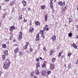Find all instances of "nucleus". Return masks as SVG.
<instances>
[{
  "label": "nucleus",
  "instance_id": "1",
  "mask_svg": "<svg viewBox=\"0 0 78 78\" xmlns=\"http://www.w3.org/2000/svg\"><path fill=\"white\" fill-rule=\"evenodd\" d=\"M11 64L10 60L8 59L5 60L4 63L3 67L5 69H8Z\"/></svg>",
  "mask_w": 78,
  "mask_h": 78
},
{
  "label": "nucleus",
  "instance_id": "27",
  "mask_svg": "<svg viewBox=\"0 0 78 78\" xmlns=\"http://www.w3.org/2000/svg\"><path fill=\"white\" fill-rule=\"evenodd\" d=\"M56 61V58H53L52 59V62H55Z\"/></svg>",
  "mask_w": 78,
  "mask_h": 78
},
{
  "label": "nucleus",
  "instance_id": "40",
  "mask_svg": "<svg viewBox=\"0 0 78 78\" xmlns=\"http://www.w3.org/2000/svg\"><path fill=\"white\" fill-rule=\"evenodd\" d=\"M51 52H52L53 53L55 52V50L54 49H52L50 51Z\"/></svg>",
  "mask_w": 78,
  "mask_h": 78
},
{
  "label": "nucleus",
  "instance_id": "15",
  "mask_svg": "<svg viewBox=\"0 0 78 78\" xmlns=\"http://www.w3.org/2000/svg\"><path fill=\"white\" fill-rule=\"evenodd\" d=\"M58 5H60L61 6L62 5V1H59L58 3Z\"/></svg>",
  "mask_w": 78,
  "mask_h": 78
},
{
  "label": "nucleus",
  "instance_id": "43",
  "mask_svg": "<svg viewBox=\"0 0 78 78\" xmlns=\"http://www.w3.org/2000/svg\"><path fill=\"white\" fill-rule=\"evenodd\" d=\"M12 36H11L10 37V41H11V40H12Z\"/></svg>",
  "mask_w": 78,
  "mask_h": 78
},
{
  "label": "nucleus",
  "instance_id": "39",
  "mask_svg": "<svg viewBox=\"0 0 78 78\" xmlns=\"http://www.w3.org/2000/svg\"><path fill=\"white\" fill-rule=\"evenodd\" d=\"M6 13H5L4 14H3V17L4 18H5V16H6Z\"/></svg>",
  "mask_w": 78,
  "mask_h": 78
},
{
  "label": "nucleus",
  "instance_id": "52",
  "mask_svg": "<svg viewBox=\"0 0 78 78\" xmlns=\"http://www.w3.org/2000/svg\"><path fill=\"white\" fill-rule=\"evenodd\" d=\"M71 22H72V20H69V23H70Z\"/></svg>",
  "mask_w": 78,
  "mask_h": 78
},
{
  "label": "nucleus",
  "instance_id": "33",
  "mask_svg": "<svg viewBox=\"0 0 78 78\" xmlns=\"http://www.w3.org/2000/svg\"><path fill=\"white\" fill-rule=\"evenodd\" d=\"M42 67H45V63H43L42 65Z\"/></svg>",
  "mask_w": 78,
  "mask_h": 78
},
{
  "label": "nucleus",
  "instance_id": "9",
  "mask_svg": "<svg viewBox=\"0 0 78 78\" xmlns=\"http://www.w3.org/2000/svg\"><path fill=\"white\" fill-rule=\"evenodd\" d=\"M71 45L72 47H73L75 49H77V48H78V46L76 45V44L74 43H73V44H72Z\"/></svg>",
  "mask_w": 78,
  "mask_h": 78
},
{
  "label": "nucleus",
  "instance_id": "20",
  "mask_svg": "<svg viewBox=\"0 0 78 78\" xmlns=\"http://www.w3.org/2000/svg\"><path fill=\"white\" fill-rule=\"evenodd\" d=\"M14 2L12 1L10 2V6H13V5H14Z\"/></svg>",
  "mask_w": 78,
  "mask_h": 78
},
{
  "label": "nucleus",
  "instance_id": "45",
  "mask_svg": "<svg viewBox=\"0 0 78 78\" xmlns=\"http://www.w3.org/2000/svg\"><path fill=\"white\" fill-rule=\"evenodd\" d=\"M76 28H77V31H78V24L76 25Z\"/></svg>",
  "mask_w": 78,
  "mask_h": 78
},
{
  "label": "nucleus",
  "instance_id": "28",
  "mask_svg": "<svg viewBox=\"0 0 78 78\" xmlns=\"http://www.w3.org/2000/svg\"><path fill=\"white\" fill-rule=\"evenodd\" d=\"M51 71H48L47 72V75H50L51 73Z\"/></svg>",
  "mask_w": 78,
  "mask_h": 78
},
{
  "label": "nucleus",
  "instance_id": "46",
  "mask_svg": "<svg viewBox=\"0 0 78 78\" xmlns=\"http://www.w3.org/2000/svg\"><path fill=\"white\" fill-rule=\"evenodd\" d=\"M30 52H32V51H33V49L32 48H30Z\"/></svg>",
  "mask_w": 78,
  "mask_h": 78
},
{
  "label": "nucleus",
  "instance_id": "17",
  "mask_svg": "<svg viewBox=\"0 0 78 78\" xmlns=\"http://www.w3.org/2000/svg\"><path fill=\"white\" fill-rule=\"evenodd\" d=\"M41 9H44L45 8V5H41Z\"/></svg>",
  "mask_w": 78,
  "mask_h": 78
},
{
  "label": "nucleus",
  "instance_id": "10",
  "mask_svg": "<svg viewBox=\"0 0 78 78\" xmlns=\"http://www.w3.org/2000/svg\"><path fill=\"white\" fill-rule=\"evenodd\" d=\"M15 28V27L14 26H11L10 27L9 30L10 31H13V30H14Z\"/></svg>",
  "mask_w": 78,
  "mask_h": 78
},
{
  "label": "nucleus",
  "instance_id": "31",
  "mask_svg": "<svg viewBox=\"0 0 78 78\" xmlns=\"http://www.w3.org/2000/svg\"><path fill=\"white\" fill-rule=\"evenodd\" d=\"M41 37H43V39H44V38H45V36H44V34H41Z\"/></svg>",
  "mask_w": 78,
  "mask_h": 78
},
{
  "label": "nucleus",
  "instance_id": "50",
  "mask_svg": "<svg viewBox=\"0 0 78 78\" xmlns=\"http://www.w3.org/2000/svg\"><path fill=\"white\" fill-rule=\"evenodd\" d=\"M24 22H27V20H23Z\"/></svg>",
  "mask_w": 78,
  "mask_h": 78
},
{
  "label": "nucleus",
  "instance_id": "6",
  "mask_svg": "<svg viewBox=\"0 0 78 78\" xmlns=\"http://www.w3.org/2000/svg\"><path fill=\"white\" fill-rule=\"evenodd\" d=\"M29 44V43L28 42H27L26 45L23 47V50H27V48L28 47V45Z\"/></svg>",
  "mask_w": 78,
  "mask_h": 78
},
{
  "label": "nucleus",
  "instance_id": "21",
  "mask_svg": "<svg viewBox=\"0 0 78 78\" xmlns=\"http://www.w3.org/2000/svg\"><path fill=\"white\" fill-rule=\"evenodd\" d=\"M67 67L68 69H70V68H71V64H70L69 63L68 65V66H67Z\"/></svg>",
  "mask_w": 78,
  "mask_h": 78
},
{
  "label": "nucleus",
  "instance_id": "5",
  "mask_svg": "<svg viewBox=\"0 0 78 78\" xmlns=\"http://www.w3.org/2000/svg\"><path fill=\"white\" fill-rule=\"evenodd\" d=\"M40 38H39V34H37L36 36V39L35 40L36 41L38 42L39 41Z\"/></svg>",
  "mask_w": 78,
  "mask_h": 78
},
{
  "label": "nucleus",
  "instance_id": "32",
  "mask_svg": "<svg viewBox=\"0 0 78 78\" xmlns=\"http://www.w3.org/2000/svg\"><path fill=\"white\" fill-rule=\"evenodd\" d=\"M5 55H2V59L3 60H5V58H6V57H5Z\"/></svg>",
  "mask_w": 78,
  "mask_h": 78
},
{
  "label": "nucleus",
  "instance_id": "23",
  "mask_svg": "<svg viewBox=\"0 0 78 78\" xmlns=\"http://www.w3.org/2000/svg\"><path fill=\"white\" fill-rule=\"evenodd\" d=\"M50 6L51 8H53V2L50 3Z\"/></svg>",
  "mask_w": 78,
  "mask_h": 78
},
{
  "label": "nucleus",
  "instance_id": "29",
  "mask_svg": "<svg viewBox=\"0 0 78 78\" xmlns=\"http://www.w3.org/2000/svg\"><path fill=\"white\" fill-rule=\"evenodd\" d=\"M9 34L11 35V36H13L14 34L12 33V31H11L9 33Z\"/></svg>",
  "mask_w": 78,
  "mask_h": 78
},
{
  "label": "nucleus",
  "instance_id": "8",
  "mask_svg": "<svg viewBox=\"0 0 78 78\" xmlns=\"http://www.w3.org/2000/svg\"><path fill=\"white\" fill-rule=\"evenodd\" d=\"M51 39L52 41L53 42H55V41H56V35H53L51 37Z\"/></svg>",
  "mask_w": 78,
  "mask_h": 78
},
{
  "label": "nucleus",
  "instance_id": "38",
  "mask_svg": "<svg viewBox=\"0 0 78 78\" xmlns=\"http://www.w3.org/2000/svg\"><path fill=\"white\" fill-rule=\"evenodd\" d=\"M33 78H37V75H34Z\"/></svg>",
  "mask_w": 78,
  "mask_h": 78
},
{
  "label": "nucleus",
  "instance_id": "63",
  "mask_svg": "<svg viewBox=\"0 0 78 78\" xmlns=\"http://www.w3.org/2000/svg\"><path fill=\"white\" fill-rule=\"evenodd\" d=\"M59 46H58V47L57 48H58V49H59Z\"/></svg>",
  "mask_w": 78,
  "mask_h": 78
},
{
  "label": "nucleus",
  "instance_id": "62",
  "mask_svg": "<svg viewBox=\"0 0 78 78\" xmlns=\"http://www.w3.org/2000/svg\"><path fill=\"white\" fill-rule=\"evenodd\" d=\"M62 53L64 51L63 50H62Z\"/></svg>",
  "mask_w": 78,
  "mask_h": 78
},
{
  "label": "nucleus",
  "instance_id": "51",
  "mask_svg": "<svg viewBox=\"0 0 78 78\" xmlns=\"http://www.w3.org/2000/svg\"><path fill=\"white\" fill-rule=\"evenodd\" d=\"M48 28V25H46L45 26V28Z\"/></svg>",
  "mask_w": 78,
  "mask_h": 78
},
{
  "label": "nucleus",
  "instance_id": "54",
  "mask_svg": "<svg viewBox=\"0 0 78 78\" xmlns=\"http://www.w3.org/2000/svg\"><path fill=\"white\" fill-rule=\"evenodd\" d=\"M2 73V71H0V76H1V74Z\"/></svg>",
  "mask_w": 78,
  "mask_h": 78
},
{
  "label": "nucleus",
  "instance_id": "36",
  "mask_svg": "<svg viewBox=\"0 0 78 78\" xmlns=\"http://www.w3.org/2000/svg\"><path fill=\"white\" fill-rule=\"evenodd\" d=\"M36 61L38 62H39V58H37L36 60Z\"/></svg>",
  "mask_w": 78,
  "mask_h": 78
},
{
  "label": "nucleus",
  "instance_id": "64",
  "mask_svg": "<svg viewBox=\"0 0 78 78\" xmlns=\"http://www.w3.org/2000/svg\"><path fill=\"white\" fill-rule=\"evenodd\" d=\"M77 11H78V7L77 8Z\"/></svg>",
  "mask_w": 78,
  "mask_h": 78
},
{
  "label": "nucleus",
  "instance_id": "24",
  "mask_svg": "<svg viewBox=\"0 0 78 78\" xmlns=\"http://www.w3.org/2000/svg\"><path fill=\"white\" fill-rule=\"evenodd\" d=\"M2 47L4 48H5L6 47V45L5 44H3L2 45Z\"/></svg>",
  "mask_w": 78,
  "mask_h": 78
},
{
  "label": "nucleus",
  "instance_id": "61",
  "mask_svg": "<svg viewBox=\"0 0 78 78\" xmlns=\"http://www.w3.org/2000/svg\"><path fill=\"white\" fill-rule=\"evenodd\" d=\"M44 62L45 63V64H46V63H47V62H46L45 61H44Z\"/></svg>",
  "mask_w": 78,
  "mask_h": 78
},
{
  "label": "nucleus",
  "instance_id": "49",
  "mask_svg": "<svg viewBox=\"0 0 78 78\" xmlns=\"http://www.w3.org/2000/svg\"><path fill=\"white\" fill-rule=\"evenodd\" d=\"M16 42V40L15 39H14L13 40V42Z\"/></svg>",
  "mask_w": 78,
  "mask_h": 78
},
{
  "label": "nucleus",
  "instance_id": "22",
  "mask_svg": "<svg viewBox=\"0 0 78 78\" xmlns=\"http://www.w3.org/2000/svg\"><path fill=\"white\" fill-rule=\"evenodd\" d=\"M62 52H60L58 54V58H60L61 57V55H62Z\"/></svg>",
  "mask_w": 78,
  "mask_h": 78
},
{
  "label": "nucleus",
  "instance_id": "14",
  "mask_svg": "<svg viewBox=\"0 0 78 78\" xmlns=\"http://www.w3.org/2000/svg\"><path fill=\"white\" fill-rule=\"evenodd\" d=\"M8 50L5 51V52H4V53L5 56H6V55H8Z\"/></svg>",
  "mask_w": 78,
  "mask_h": 78
},
{
  "label": "nucleus",
  "instance_id": "16",
  "mask_svg": "<svg viewBox=\"0 0 78 78\" xmlns=\"http://www.w3.org/2000/svg\"><path fill=\"white\" fill-rule=\"evenodd\" d=\"M33 30H34V29L33 27H30L29 29V31L30 33H32Z\"/></svg>",
  "mask_w": 78,
  "mask_h": 78
},
{
  "label": "nucleus",
  "instance_id": "58",
  "mask_svg": "<svg viewBox=\"0 0 78 78\" xmlns=\"http://www.w3.org/2000/svg\"><path fill=\"white\" fill-rule=\"evenodd\" d=\"M76 64H78V58H77V63H76Z\"/></svg>",
  "mask_w": 78,
  "mask_h": 78
},
{
  "label": "nucleus",
  "instance_id": "37",
  "mask_svg": "<svg viewBox=\"0 0 78 78\" xmlns=\"http://www.w3.org/2000/svg\"><path fill=\"white\" fill-rule=\"evenodd\" d=\"M71 55H72V53H69L68 54V56L69 57H70Z\"/></svg>",
  "mask_w": 78,
  "mask_h": 78
},
{
  "label": "nucleus",
  "instance_id": "18",
  "mask_svg": "<svg viewBox=\"0 0 78 78\" xmlns=\"http://www.w3.org/2000/svg\"><path fill=\"white\" fill-rule=\"evenodd\" d=\"M40 34H43L44 33V32L43 30H40L39 32Z\"/></svg>",
  "mask_w": 78,
  "mask_h": 78
},
{
  "label": "nucleus",
  "instance_id": "19",
  "mask_svg": "<svg viewBox=\"0 0 78 78\" xmlns=\"http://www.w3.org/2000/svg\"><path fill=\"white\" fill-rule=\"evenodd\" d=\"M36 25H40V23L38 21H36L35 22Z\"/></svg>",
  "mask_w": 78,
  "mask_h": 78
},
{
  "label": "nucleus",
  "instance_id": "7",
  "mask_svg": "<svg viewBox=\"0 0 78 78\" xmlns=\"http://www.w3.org/2000/svg\"><path fill=\"white\" fill-rule=\"evenodd\" d=\"M50 69L51 70H54L55 69V65L54 64H51L50 65Z\"/></svg>",
  "mask_w": 78,
  "mask_h": 78
},
{
  "label": "nucleus",
  "instance_id": "2",
  "mask_svg": "<svg viewBox=\"0 0 78 78\" xmlns=\"http://www.w3.org/2000/svg\"><path fill=\"white\" fill-rule=\"evenodd\" d=\"M16 46L17 48L14 50V53L15 54H16L17 52H19V47L18 46V44H16L13 46L14 47Z\"/></svg>",
  "mask_w": 78,
  "mask_h": 78
},
{
  "label": "nucleus",
  "instance_id": "34",
  "mask_svg": "<svg viewBox=\"0 0 78 78\" xmlns=\"http://www.w3.org/2000/svg\"><path fill=\"white\" fill-rule=\"evenodd\" d=\"M19 19H22V15H20L19 16Z\"/></svg>",
  "mask_w": 78,
  "mask_h": 78
},
{
  "label": "nucleus",
  "instance_id": "12",
  "mask_svg": "<svg viewBox=\"0 0 78 78\" xmlns=\"http://www.w3.org/2000/svg\"><path fill=\"white\" fill-rule=\"evenodd\" d=\"M36 67L37 69H38V67H40V63L39 62L37 63H36Z\"/></svg>",
  "mask_w": 78,
  "mask_h": 78
},
{
  "label": "nucleus",
  "instance_id": "55",
  "mask_svg": "<svg viewBox=\"0 0 78 78\" xmlns=\"http://www.w3.org/2000/svg\"><path fill=\"white\" fill-rule=\"evenodd\" d=\"M40 59H42V60H44V58L42 59V57H40Z\"/></svg>",
  "mask_w": 78,
  "mask_h": 78
},
{
  "label": "nucleus",
  "instance_id": "30",
  "mask_svg": "<svg viewBox=\"0 0 78 78\" xmlns=\"http://www.w3.org/2000/svg\"><path fill=\"white\" fill-rule=\"evenodd\" d=\"M72 33H69L68 34V36L69 37H72Z\"/></svg>",
  "mask_w": 78,
  "mask_h": 78
},
{
  "label": "nucleus",
  "instance_id": "26",
  "mask_svg": "<svg viewBox=\"0 0 78 78\" xmlns=\"http://www.w3.org/2000/svg\"><path fill=\"white\" fill-rule=\"evenodd\" d=\"M34 75V73L33 72H32L31 73V74L30 75V77L33 78V77Z\"/></svg>",
  "mask_w": 78,
  "mask_h": 78
},
{
  "label": "nucleus",
  "instance_id": "41",
  "mask_svg": "<svg viewBox=\"0 0 78 78\" xmlns=\"http://www.w3.org/2000/svg\"><path fill=\"white\" fill-rule=\"evenodd\" d=\"M66 5V2H65V1H64L63 2L62 5Z\"/></svg>",
  "mask_w": 78,
  "mask_h": 78
},
{
  "label": "nucleus",
  "instance_id": "42",
  "mask_svg": "<svg viewBox=\"0 0 78 78\" xmlns=\"http://www.w3.org/2000/svg\"><path fill=\"white\" fill-rule=\"evenodd\" d=\"M64 55H62L61 57V59H63V58H64Z\"/></svg>",
  "mask_w": 78,
  "mask_h": 78
},
{
  "label": "nucleus",
  "instance_id": "57",
  "mask_svg": "<svg viewBox=\"0 0 78 78\" xmlns=\"http://www.w3.org/2000/svg\"><path fill=\"white\" fill-rule=\"evenodd\" d=\"M76 38H77V39H78V35L76 36Z\"/></svg>",
  "mask_w": 78,
  "mask_h": 78
},
{
  "label": "nucleus",
  "instance_id": "60",
  "mask_svg": "<svg viewBox=\"0 0 78 78\" xmlns=\"http://www.w3.org/2000/svg\"><path fill=\"white\" fill-rule=\"evenodd\" d=\"M49 30V28H47V29H46V30L47 31H48V30Z\"/></svg>",
  "mask_w": 78,
  "mask_h": 78
},
{
  "label": "nucleus",
  "instance_id": "11",
  "mask_svg": "<svg viewBox=\"0 0 78 78\" xmlns=\"http://www.w3.org/2000/svg\"><path fill=\"white\" fill-rule=\"evenodd\" d=\"M22 3L24 6H25L27 5V2L25 1H22Z\"/></svg>",
  "mask_w": 78,
  "mask_h": 78
},
{
  "label": "nucleus",
  "instance_id": "48",
  "mask_svg": "<svg viewBox=\"0 0 78 78\" xmlns=\"http://www.w3.org/2000/svg\"><path fill=\"white\" fill-rule=\"evenodd\" d=\"M43 50H44V51H45V50H46V48H45V46H44V48H43Z\"/></svg>",
  "mask_w": 78,
  "mask_h": 78
},
{
  "label": "nucleus",
  "instance_id": "13",
  "mask_svg": "<svg viewBox=\"0 0 78 78\" xmlns=\"http://www.w3.org/2000/svg\"><path fill=\"white\" fill-rule=\"evenodd\" d=\"M35 73L36 75H39L40 73L38 70H35Z\"/></svg>",
  "mask_w": 78,
  "mask_h": 78
},
{
  "label": "nucleus",
  "instance_id": "56",
  "mask_svg": "<svg viewBox=\"0 0 78 78\" xmlns=\"http://www.w3.org/2000/svg\"><path fill=\"white\" fill-rule=\"evenodd\" d=\"M28 11H30L31 10V8H29L28 9Z\"/></svg>",
  "mask_w": 78,
  "mask_h": 78
},
{
  "label": "nucleus",
  "instance_id": "4",
  "mask_svg": "<svg viewBox=\"0 0 78 78\" xmlns=\"http://www.w3.org/2000/svg\"><path fill=\"white\" fill-rule=\"evenodd\" d=\"M41 75L43 76H45L47 75V71H43L41 72Z\"/></svg>",
  "mask_w": 78,
  "mask_h": 78
},
{
  "label": "nucleus",
  "instance_id": "47",
  "mask_svg": "<svg viewBox=\"0 0 78 78\" xmlns=\"http://www.w3.org/2000/svg\"><path fill=\"white\" fill-rule=\"evenodd\" d=\"M31 25H32V23L31 22V21L30 22L29 25H30V26H31Z\"/></svg>",
  "mask_w": 78,
  "mask_h": 78
},
{
  "label": "nucleus",
  "instance_id": "44",
  "mask_svg": "<svg viewBox=\"0 0 78 78\" xmlns=\"http://www.w3.org/2000/svg\"><path fill=\"white\" fill-rule=\"evenodd\" d=\"M53 53L52 52L50 51V55L51 56L53 55Z\"/></svg>",
  "mask_w": 78,
  "mask_h": 78
},
{
  "label": "nucleus",
  "instance_id": "59",
  "mask_svg": "<svg viewBox=\"0 0 78 78\" xmlns=\"http://www.w3.org/2000/svg\"><path fill=\"white\" fill-rule=\"evenodd\" d=\"M53 0H50V3H51V2H52Z\"/></svg>",
  "mask_w": 78,
  "mask_h": 78
},
{
  "label": "nucleus",
  "instance_id": "3",
  "mask_svg": "<svg viewBox=\"0 0 78 78\" xmlns=\"http://www.w3.org/2000/svg\"><path fill=\"white\" fill-rule=\"evenodd\" d=\"M18 36V39L19 41H20L22 39V32H20Z\"/></svg>",
  "mask_w": 78,
  "mask_h": 78
},
{
  "label": "nucleus",
  "instance_id": "53",
  "mask_svg": "<svg viewBox=\"0 0 78 78\" xmlns=\"http://www.w3.org/2000/svg\"><path fill=\"white\" fill-rule=\"evenodd\" d=\"M14 12V9H12V12Z\"/></svg>",
  "mask_w": 78,
  "mask_h": 78
},
{
  "label": "nucleus",
  "instance_id": "35",
  "mask_svg": "<svg viewBox=\"0 0 78 78\" xmlns=\"http://www.w3.org/2000/svg\"><path fill=\"white\" fill-rule=\"evenodd\" d=\"M66 9L63 8L62 10V12L63 13L64 12H65V11H66Z\"/></svg>",
  "mask_w": 78,
  "mask_h": 78
},
{
  "label": "nucleus",
  "instance_id": "25",
  "mask_svg": "<svg viewBox=\"0 0 78 78\" xmlns=\"http://www.w3.org/2000/svg\"><path fill=\"white\" fill-rule=\"evenodd\" d=\"M48 16V14H46L44 16L45 20H47Z\"/></svg>",
  "mask_w": 78,
  "mask_h": 78
}]
</instances>
